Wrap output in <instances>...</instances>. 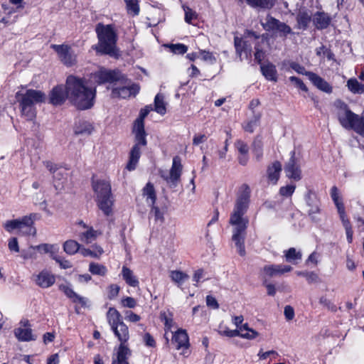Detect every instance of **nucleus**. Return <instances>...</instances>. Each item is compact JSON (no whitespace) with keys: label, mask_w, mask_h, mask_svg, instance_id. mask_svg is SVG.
I'll list each match as a JSON object with an SVG mask.
<instances>
[{"label":"nucleus","mask_w":364,"mask_h":364,"mask_svg":"<svg viewBox=\"0 0 364 364\" xmlns=\"http://www.w3.org/2000/svg\"><path fill=\"white\" fill-rule=\"evenodd\" d=\"M250 197V187L246 184L242 185L229 220L230 224L234 227L232 240L240 256H245L246 253L245 238L248 220L244 217V215L248 208Z\"/></svg>","instance_id":"nucleus-1"},{"label":"nucleus","mask_w":364,"mask_h":364,"mask_svg":"<svg viewBox=\"0 0 364 364\" xmlns=\"http://www.w3.org/2000/svg\"><path fill=\"white\" fill-rule=\"evenodd\" d=\"M96 89L90 81L70 75L67 78V96L70 101L79 109L91 108L95 102Z\"/></svg>","instance_id":"nucleus-2"},{"label":"nucleus","mask_w":364,"mask_h":364,"mask_svg":"<svg viewBox=\"0 0 364 364\" xmlns=\"http://www.w3.org/2000/svg\"><path fill=\"white\" fill-rule=\"evenodd\" d=\"M98 43L92 46L97 53L114 56L117 54V33L114 26L112 24L105 25L99 23L96 25Z\"/></svg>","instance_id":"nucleus-3"},{"label":"nucleus","mask_w":364,"mask_h":364,"mask_svg":"<svg viewBox=\"0 0 364 364\" xmlns=\"http://www.w3.org/2000/svg\"><path fill=\"white\" fill-rule=\"evenodd\" d=\"M16 98L19 103L21 115L27 120H33L36 115L35 105L44 102L46 97L41 90L29 89L25 92H17Z\"/></svg>","instance_id":"nucleus-4"},{"label":"nucleus","mask_w":364,"mask_h":364,"mask_svg":"<svg viewBox=\"0 0 364 364\" xmlns=\"http://www.w3.org/2000/svg\"><path fill=\"white\" fill-rule=\"evenodd\" d=\"M92 188L95 193V201L103 213L109 216L112 214L114 198L109 180L92 178Z\"/></svg>","instance_id":"nucleus-5"},{"label":"nucleus","mask_w":364,"mask_h":364,"mask_svg":"<svg viewBox=\"0 0 364 364\" xmlns=\"http://www.w3.org/2000/svg\"><path fill=\"white\" fill-rule=\"evenodd\" d=\"M336 114L341 125L346 129H353L364 136V120L359 115L353 112L344 102L338 100L334 102Z\"/></svg>","instance_id":"nucleus-6"},{"label":"nucleus","mask_w":364,"mask_h":364,"mask_svg":"<svg viewBox=\"0 0 364 364\" xmlns=\"http://www.w3.org/2000/svg\"><path fill=\"white\" fill-rule=\"evenodd\" d=\"M331 196L336 206L340 218L346 230V237L348 243L353 241V230L349 220L347 218L345 207L340 197L338 189L336 186H333L331 189Z\"/></svg>","instance_id":"nucleus-7"},{"label":"nucleus","mask_w":364,"mask_h":364,"mask_svg":"<svg viewBox=\"0 0 364 364\" xmlns=\"http://www.w3.org/2000/svg\"><path fill=\"white\" fill-rule=\"evenodd\" d=\"M36 217V214H30L19 220H9L5 224V228L7 231L18 229L23 234L34 235L36 230L33 225Z\"/></svg>","instance_id":"nucleus-8"},{"label":"nucleus","mask_w":364,"mask_h":364,"mask_svg":"<svg viewBox=\"0 0 364 364\" xmlns=\"http://www.w3.org/2000/svg\"><path fill=\"white\" fill-rule=\"evenodd\" d=\"M260 23L265 31H272L282 38H287L288 35L294 33L289 26L270 15H267L264 19H260Z\"/></svg>","instance_id":"nucleus-9"},{"label":"nucleus","mask_w":364,"mask_h":364,"mask_svg":"<svg viewBox=\"0 0 364 364\" xmlns=\"http://www.w3.org/2000/svg\"><path fill=\"white\" fill-rule=\"evenodd\" d=\"M123 79L124 75L121 73L101 68L99 70L91 74L88 80L91 85L95 87L96 84L100 85L106 82L114 84L116 82Z\"/></svg>","instance_id":"nucleus-10"},{"label":"nucleus","mask_w":364,"mask_h":364,"mask_svg":"<svg viewBox=\"0 0 364 364\" xmlns=\"http://www.w3.org/2000/svg\"><path fill=\"white\" fill-rule=\"evenodd\" d=\"M133 134H134L135 144L131 150L129 161L127 166L129 171L135 169L141 156V148L146 146L147 144L146 139V133L133 132Z\"/></svg>","instance_id":"nucleus-11"},{"label":"nucleus","mask_w":364,"mask_h":364,"mask_svg":"<svg viewBox=\"0 0 364 364\" xmlns=\"http://www.w3.org/2000/svg\"><path fill=\"white\" fill-rule=\"evenodd\" d=\"M133 134H134L135 144L131 150L129 161L127 166L129 171L135 169L141 156V148L146 146L147 144L146 139V133L133 132Z\"/></svg>","instance_id":"nucleus-12"},{"label":"nucleus","mask_w":364,"mask_h":364,"mask_svg":"<svg viewBox=\"0 0 364 364\" xmlns=\"http://www.w3.org/2000/svg\"><path fill=\"white\" fill-rule=\"evenodd\" d=\"M139 91V87L136 84H131L124 77L123 80L116 82L112 87V96L113 97L128 98L135 96Z\"/></svg>","instance_id":"nucleus-13"},{"label":"nucleus","mask_w":364,"mask_h":364,"mask_svg":"<svg viewBox=\"0 0 364 364\" xmlns=\"http://www.w3.org/2000/svg\"><path fill=\"white\" fill-rule=\"evenodd\" d=\"M183 166L181 164V159L179 156H176L173 159V163L169 173H167L164 171L161 173V177L164 178L170 188H176L181 179L182 173Z\"/></svg>","instance_id":"nucleus-14"},{"label":"nucleus","mask_w":364,"mask_h":364,"mask_svg":"<svg viewBox=\"0 0 364 364\" xmlns=\"http://www.w3.org/2000/svg\"><path fill=\"white\" fill-rule=\"evenodd\" d=\"M58 54L60 61L68 67L73 66L77 63V55L68 45H55L50 46Z\"/></svg>","instance_id":"nucleus-15"},{"label":"nucleus","mask_w":364,"mask_h":364,"mask_svg":"<svg viewBox=\"0 0 364 364\" xmlns=\"http://www.w3.org/2000/svg\"><path fill=\"white\" fill-rule=\"evenodd\" d=\"M284 172L287 178L296 181L302 178L299 161L296 158L294 151L291 152V157L284 166Z\"/></svg>","instance_id":"nucleus-16"},{"label":"nucleus","mask_w":364,"mask_h":364,"mask_svg":"<svg viewBox=\"0 0 364 364\" xmlns=\"http://www.w3.org/2000/svg\"><path fill=\"white\" fill-rule=\"evenodd\" d=\"M173 343L175 344L176 350H182L181 353V355L184 357H188L189 355V338L185 330L180 329L174 333L173 336Z\"/></svg>","instance_id":"nucleus-17"},{"label":"nucleus","mask_w":364,"mask_h":364,"mask_svg":"<svg viewBox=\"0 0 364 364\" xmlns=\"http://www.w3.org/2000/svg\"><path fill=\"white\" fill-rule=\"evenodd\" d=\"M282 170V164L274 161L267 166L265 177L268 185L276 186Z\"/></svg>","instance_id":"nucleus-18"},{"label":"nucleus","mask_w":364,"mask_h":364,"mask_svg":"<svg viewBox=\"0 0 364 364\" xmlns=\"http://www.w3.org/2000/svg\"><path fill=\"white\" fill-rule=\"evenodd\" d=\"M292 267L284 264H268L261 269L262 276L265 277H273L291 272Z\"/></svg>","instance_id":"nucleus-19"},{"label":"nucleus","mask_w":364,"mask_h":364,"mask_svg":"<svg viewBox=\"0 0 364 364\" xmlns=\"http://www.w3.org/2000/svg\"><path fill=\"white\" fill-rule=\"evenodd\" d=\"M14 334L21 341H30L36 339L28 320L21 321L20 326L14 330Z\"/></svg>","instance_id":"nucleus-20"},{"label":"nucleus","mask_w":364,"mask_h":364,"mask_svg":"<svg viewBox=\"0 0 364 364\" xmlns=\"http://www.w3.org/2000/svg\"><path fill=\"white\" fill-rule=\"evenodd\" d=\"M111 329L120 342L119 348L123 346L124 348H129L127 344L129 339L128 326L123 322L111 328Z\"/></svg>","instance_id":"nucleus-21"},{"label":"nucleus","mask_w":364,"mask_h":364,"mask_svg":"<svg viewBox=\"0 0 364 364\" xmlns=\"http://www.w3.org/2000/svg\"><path fill=\"white\" fill-rule=\"evenodd\" d=\"M66 98H68L67 85L65 86V91L63 85H58L51 90L49 101L53 105H60L65 101Z\"/></svg>","instance_id":"nucleus-22"},{"label":"nucleus","mask_w":364,"mask_h":364,"mask_svg":"<svg viewBox=\"0 0 364 364\" xmlns=\"http://www.w3.org/2000/svg\"><path fill=\"white\" fill-rule=\"evenodd\" d=\"M36 284L41 288H48L55 282V276L47 270H43L34 276Z\"/></svg>","instance_id":"nucleus-23"},{"label":"nucleus","mask_w":364,"mask_h":364,"mask_svg":"<svg viewBox=\"0 0 364 364\" xmlns=\"http://www.w3.org/2000/svg\"><path fill=\"white\" fill-rule=\"evenodd\" d=\"M306 75L308 76L310 81L320 90L326 93L332 92L333 87L330 84L316 73L307 72L306 73Z\"/></svg>","instance_id":"nucleus-24"},{"label":"nucleus","mask_w":364,"mask_h":364,"mask_svg":"<svg viewBox=\"0 0 364 364\" xmlns=\"http://www.w3.org/2000/svg\"><path fill=\"white\" fill-rule=\"evenodd\" d=\"M312 21L317 29L321 30L326 28L330 25L331 18L323 11H317L314 14Z\"/></svg>","instance_id":"nucleus-25"},{"label":"nucleus","mask_w":364,"mask_h":364,"mask_svg":"<svg viewBox=\"0 0 364 364\" xmlns=\"http://www.w3.org/2000/svg\"><path fill=\"white\" fill-rule=\"evenodd\" d=\"M100 235L101 232L94 230L92 227H90L80 232L78 237L82 242L88 245L95 241Z\"/></svg>","instance_id":"nucleus-26"},{"label":"nucleus","mask_w":364,"mask_h":364,"mask_svg":"<svg viewBox=\"0 0 364 364\" xmlns=\"http://www.w3.org/2000/svg\"><path fill=\"white\" fill-rule=\"evenodd\" d=\"M151 109V106H146L141 109L139 117L134 121L132 132L146 133L144 120Z\"/></svg>","instance_id":"nucleus-27"},{"label":"nucleus","mask_w":364,"mask_h":364,"mask_svg":"<svg viewBox=\"0 0 364 364\" xmlns=\"http://www.w3.org/2000/svg\"><path fill=\"white\" fill-rule=\"evenodd\" d=\"M59 289L63 291L68 297L73 300V302H78L83 306L86 305L87 299L77 294L70 286L67 284H60L59 286Z\"/></svg>","instance_id":"nucleus-28"},{"label":"nucleus","mask_w":364,"mask_h":364,"mask_svg":"<svg viewBox=\"0 0 364 364\" xmlns=\"http://www.w3.org/2000/svg\"><path fill=\"white\" fill-rule=\"evenodd\" d=\"M142 196L149 205H153L156 200V193L154 185L149 182L142 189Z\"/></svg>","instance_id":"nucleus-29"},{"label":"nucleus","mask_w":364,"mask_h":364,"mask_svg":"<svg viewBox=\"0 0 364 364\" xmlns=\"http://www.w3.org/2000/svg\"><path fill=\"white\" fill-rule=\"evenodd\" d=\"M169 277L178 287L182 288L183 284L188 280L189 275L181 270H171L169 272Z\"/></svg>","instance_id":"nucleus-30"},{"label":"nucleus","mask_w":364,"mask_h":364,"mask_svg":"<svg viewBox=\"0 0 364 364\" xmlns=\"http://www.w3.org/2000/svg\"><path fill=\"white\" fill-rule=\"evenodd\" d=\"M80 253L83 257H90L92 258L99 259L104 253V250L101 246L95 244L92 246L91 249L85 248L82 246Z\"/></svg>","instance_id":"nucleus-31"},{"label":"nucleus","mask_w":364,"mask_h":364,"mask_svg":"<svg viewBox=\"0 0 364 364\" xmlns=\"http://www.w3.org/2000/svg\"><path fill=\"white\" fill-rule=\"evenodd\" d=\"M122 276L128 285L132 287H136L139 286V282L138 279L129 268L123 266L122 269Z\"/></svg>","instance_id":"nucleus-32"},{"label":"nucleus","mask_w":364,"mask_h":364,"mask_svg":"<svg viewBox=\"0 0 364 364\" xmlns=\"http://www.w3.org/2000/svg\"><path fill=\"white\" fill-rule=\"evenodd\" d=\"M131 355L129 348L123 346L118 348L115 358H113L112 364H129L127 358Z\"/></svg>","instance_id":"nucleus-33"},{"label":"nucleus","mask_w":364,"mask_h":364,"mask_svg":"<svg viewBox=\"0 0 364 364\" xmlns=\"http://www.w3.org/2000/svg\"><path fill=\"white\" fill-rule=\"evenodd\" d=\"M107 319L111 328L123 323L120 313L113 307L109 309Z\"/></svg>","instance_id":"nucleus-34"},{"label":"nucleus","mask_w":364,"mask_h":364,"mask_svg":"<svg viewBox=\"0 0 364 364\" xmlns=\"http://www.w3.org/2000/svg\"><path fill=\"white\" fill-rule=\"evenodd\" d=\"M261 71L266 79L277 81V70L274 65L268 63L261 65Z\"/></svg>","instance_id":"nucleus-35"},{"label":"nucleus","mask_w":364,"mask_h":364,"mask_svg":"<svg viewBox=\"0 0 364 364\" xmlns=\"http://www.w3.org/2000/svg\"><path fill=\"white\" fill-rule=\"evenodd\" d=\"M252 152L257 161L262 160L263 156V142L259 136L252 143Z\"/></svg>","instance_id":"nucleus-36"},{"label":"nucleus","mask_w":364,"mask_h":364,"mask_svg":"<svg viewBox=\"0 0 364 364\" xmlns=\"http://www.w3.org/2000/svg\"><path fill=\"white\" fill-rule=\"evenodd\" d=\"M285 259L289 262L296 263L301 259L302 254L300 251H296L294 247H291L284 251Z\"/></svg>","instance_id":"nucleus-37"},{"label":"nucleus","mask_w":364,"mask_h":364,"mask_svg":"<svg viewBox=\"0 0 364 364\" xmlns=\"http://www.w3.org/2000/svg\"><path fill=\"white\" fill-rule=\"evenodd\" d=\"M93 130L92 125L87 122H79L75 128V134L90 135Z\"/></svg>","instance_id":"nucleus-38"},{"label":"nucleus","mask_w":364,"mask_h":364,"mask_svg":"<svg viewBox=\"0 0 364 364\" xmlns=\"http://www.w3.org/2000/svg\"><path fill=\"white\" fill-rule=\"evenodd\" d=\"M82 245L73 240H67L63 245L64 251L69 255H74L80 252Z\"/></svg>","instance_id":"nucleus-39"},{"label":"nucleus","mask_w":364,"mask_h":364,"mask_svg":"<svg viewBox=\"0 0 364 364\" xmlns=\"http://www.w3.org/2000/svg\"><path fill=\"white\" fill-rule=\"evenodd\" d=\"M33 249L41 252L49 253L50 257L53 259V256L56 255V252L58 250V247L56 245L44 243L34 247Z\"/></svg>","instance_id":"nucleus-40"},{"label":"nucleus","mask_w":364,"mask_h":364,"mask_svg":"<svg viewBox=\"0 0 364 364\" xmlns=\"http://www.w3.org/2000/svg\"><path fill=\"white\" fill-rule=\"evenodd\" d=\"M311 16L305 11H299L296 16L297 28L305 30L309 22Z\"/></svg>","instance_id":"nucleus-41"},{"label":"nucleus","mask_w":364,"mask_h":364,"mask_svg":"<svg viewBox=\"0 0 364 364\" xmlns=\"http://www.w3.org/2000/svg\"><path fill=\"white\" fill-rule=\"evenodd\" d=\"M154 110L164 115L166 112V103L164 102V97L161 94H157L154 99Z\"/></svg>","instance_id":"nucleus-42"},{"label":"nucleus","mask_w":364,"mask_h":364,"mask_svg":"<svg viewBox=\"0 0 364 364\" xmlns=\"http://www.w3.org/2000/svg\"><path fill=\"white\" fill-rule=\"evenodd\" d=\"M348 90L353 93H363L364 92V85L360 83L357 79L350 78L347 81Z\"/></svg>","instance_id":"nucleus-43"},{"label":"nucleus","mask_w":364,"mask_h":364,"mask_svg":"<svg viewBox=\"0 0 364 364\" xmlns=\"http://www.w3.org/2000/svg\"><path fill=\"white\" fill-rule=\"evenodd\" d=\"M89 271L95 275L105 276L107 272V269L103 264L91 262L89 265Z\"/></svg>","instance_id":"nucleus-44"},{"label":"nucleus","mask_w":364,"mask_h":364,"mask_svg":"<svg viewBox=\"0 0 364 364\" xmlns=\"http://www.w3.org/2000/svg\"><path fill=\"white\" fill-rule=\"evenodd\" d=\"M126 4V8L128 14L133 16H137L139 13V6L138 0H124Z\"/></svg>","instance_id":"nucleus-45"},{"label":"nucleus","mask_w":364,"mask_h":364,"mask_svg":"<svg viewBox=\"0 0 364 364\" xmlns=\"http://www.w3.org/2000/svg\"><path fill=\"white\" fill-rule=\"evenodd\" d=\"M151 207L149 215L154 217L156 222L162 223L164 220V212L160 208L154 205H150Z\"/></svg>","instance_id":"nucleus-46"},{"label":"nucleus","mask_w":364,"mask_h":364,"mask_svg":"<svg viewBox=\"0 0 364 364\" xmlns=\"http://www.w3.org/2000/svg\"><path fill=\"white\" fill-rule=\"evenodd\" d=\"M247 1L253 7L268 8L272 6L273 0H247Z\"/></svg>","instance_id":"nucleus-47"},{"label":"nucleus","mask_w":364,"mask_h":364,"mask_svg":"<svg viewBox=\"0 0 364 364\" xmlns=\"http://www.w3.org/2000/svg\"><path fill=\"white\" fill-rule=\"evenodd\" d=\"M167 47L174 54H184L188 50V47L182 43L170 44Z\"/></svg>","instance_id":"nucleus-48"},{"label":"nucleus","mask_w":364,"mask_h":364,"mask_svg":"<svg viewBox=\"0 0 364 364\" xmlns=\"http://www.w3.org/2000/svg\"><path fill=\"white\" fill-rule=\"evenodd\" d=\"M234 43L236 53L241 58L243 54V48H245V46L247 43V40H243L240 38L235 37Z\"/></svg>","instance_id":"nucleus-49"},{"label":"nucleus","mask_w":364,"mask_h":364,"mask_svg":"<svg viewBox=\"0 0 364 364\" xmlns=\"http://www.w3.org/2000/svg\"><path fill=\"white\" fill-rule=\"evenodd\" d=\"M295 185H287L279 188V194L284 197H290L294 192Z\"/></svg>","instance_id":"nucleus-50"},{"label":"nucleus","mask_w":364,"mask_h":364,"mask_svg":"<svg viewBox=\"0 0 364 364\" xmlns=\"http://www.w3.org/2000/svg\"><path fill=\"white\" fill-rule=\"evenodd\" d=\"M121 304L124 307L134 309L136 306V301L132 297L127 296L122 299Z\"/></svg>","instance_id":"nucleus-51"},{"label":"nucleus","mask_w":364,"mask_h":364,"mask_svg":"<svg viewBox=\"0 0 364 364\" xmlns=\"http://www.w3.org/2000/svg\"><path fill=\"white\" fill-rule=\"evenodd\" d=\"M235 146L237 151H239L240 154H248L249 151V147L246 143L241 140H237Z\"/></svg>","instance_id":"nucleus-52"},{"label":"nucleus","mask_w":364,"mask_h":364,"mask_svg":"<svg viewBox=\"0 0 364 364\" xmlns=\"http://www.w3.org/2000/svg\"><path fill=\"white\" fill-rule=\"evenodd\" d=\"M259 117H256L255 119L250 120L247 123V124L244 127V129L246 132H253L255 129L257 127L259 122Z\"/></svg>","instance_id":"nucleus-53"},{"label":"nucleus","mask_w":364,"mask_h":364,"mask_svg":"<svg viewBox=\"0 0 364 364\" xmlns=\"http://www.w3.org/2000/svg\"><path fill=\"white\" fill-rule=\"evenodd\" d=\"M259 335V333L256 331H242V330H240V337L248 340H252L257 337Z\"/></svg>","instance_id":"nucleus-54"},{"label":"nucleus","mask_w":364,"mask_h":364,"mask_svg":"<svg viewBox=\"0 0 364 364\" xmlns=\"http://www.w3.org/2000/svg\"><path fill=\"white\" fill-rule=\"evenodd\" d=\"M183 9L185 11V21L191 23L192 20L196 18V12L188 6H184Z\"/></svg>","instance_id":"nucleus-55"},{"label":"nucleus","mask_w":364,"mask_h":364,"mask_svg":"<svg viewBox=\"0 0 364 364\" xmlns=\"http://www.w3.org/2000/svg\"><path fill=\"white\" fill-rule=\"evenodd\" d=\"M119 287L117 284H111L108 287V294L107 296L109 299H114L119 294Z\"/></svg>","instance_id":"nucleus-56"},{"label":"nucleus","mask_w":364,"mask_h":364,"mask_svg":"<svg viewBox=\"0 0 364 364\" xmlns=\"http://www.w3.org/2000/svg\"><path fill=\"white\" fill-rule=\"evenodd\" d=\"M199 53L201 55L202 59L204 61L209 62L210 63L212 64L215 63L216 59L211 53L206 50H200Z\"/></svg>","instance_id":"nucleus-57"},{"label":"nucleus","mask_w":364,"mask_h":364,"mask_svg":"<svg viewBox=\"0 0 364 364\" xmlns=\"http://www.w3.org/2000/svg\"><path fill=\"white\" fill-rule=\"evenodd\" d=\"M205 273L203 269H198L194 272V274L193 275V281L196 283L194 285L196 287H198V283L200 282L202 279H204Z\"/></svg>","instance_id":"nucleus-58"},{"label":"nucleus","mask_w":364,"mask_h":364,"mask_svg":"<svg viewBox=\"0 0 364 364\" xmlns=\"http://www.w3.org/2000/svg\"><path fill=\"white\" fill-rule=\"evenodd\" d=\"M124 314L125 319L130 322L136 323L141 319V317L139 315L136 314L132 311H126Z\"/></svg>","instance_id":"nucleus-59"},{"label":"nucleus","mask_w":364,"mask_h":364,"mask_svg":"<svg viewBox=\"0 0 364 364\" xmlns=\"http://www.w3.org/2000/svg\"><path fill=\"white\" fill-rule=\"evenodd\" d=\"M289 80L294 83V85L299 87L301 90L307 92L308 89L306 86L304 85V83L298 77L291 76L289 77Z\"/></svg>","instance_id":"nucleus-60"},{"label":"nucleus","mask_w":364,"mask_h":364,"mask_svg":"<svg viewBox=\"0 0 364 364\" xmlns=\"http://www.w3.org/2000/svg\"><path fill=\"white\" fill-rule=\"evenodd\" d=\"M206 304L208 306L213 309H217L219 308V304L217 300L215 299V297L210 295L206 296Z\"/></svg>","instance_id":"nucleus-61"},{"label":"nucleus","mask_w":364,"mask_h":364,"mask_svg":"<svg viewBox=\"0 0 364 364\" xmlns=\"http://www.w3.org/2000/svg\"><path fill=\"white\" fill-rule=\"evenodd\" d=\"M143 341L148 347H155L156 346L155 340L149 333L144 334Z\"/></svg>","instance_id":"nucleus-62"},{"label":"nucleus","mask_w":364,"mask_h":364,"mask_svg":"<svg viewBox=\"0 0 364 364\" xmlns=\"http://www.w3.org/2000/svg\"><path fill=\"white\" fill-rule=\"evenodd\" d=\"M53 259H55L63 269H68L72 267L71 263L65 259H63L57 255L53 256Z\"/></svg>","instance_id":"nucleus-63"},{"label":"nucleus","mask_w":364,"mask_h":364,"mask_svg":"<svg viewBox=\"0 0 364 364\" xmlns=\"http://www.w3.org/2000/svg\"><path fill=\"white\" fill-rule=\"evenodd\" d=\"M284 314L288 321L292 320L294 317V310L291 306L288 305L284 307Z\"/></svg>","instance_id":"nucleus-64"}]
</instances>
